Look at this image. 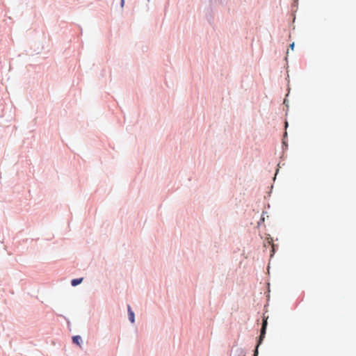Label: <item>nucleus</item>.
<instances>
[{
	"mask_svg": "<svg viewBox=\"0 0 356 356\" xmlns=\"http://www.w3.org/2000/svg\"><path fill=\"white\" fill-rule=\"evenodd\" d=\"M267 320H268V317L264 316V318H263V323H262V327H261V334H260V336H259V343H258L257 346L261 343L262 340L265 337L266 330V327H267V323H267Z\"/></svg>",
	"mask_w": 356,
	"mask_h": 356,
	"instance_id": "f257e3e1",
	"label": "nucleus"
},
{
	"mask_svg": "<svg viewBox=\"0 0 356 356\" xmlns=\"http://www.w3.org/2000/svg\"><path fill=\"white\" fill-rule=\"evenodd\" d=\"M129 319L131 323L134 322V313L131 310V307L128 306Z\"/></svg>",
	"mask_w": 356,
	"mask_h": 356,
	"instance_id": "f03ea898",
	"label": "nucleus"
},
{
	"mask_svg": "<svg viewBox=\"0 0 356 356\" xmlns=\"http://www.w3.org/2000/svg\"><path fill=\"white\" fill-rule=\"evenodd\" d=\"M83 281V278L79 279H74L72 280L71 284L73 286H75L79 284H81Z\"/></svg>",
	"mask_w": 356,
	"mask_h": 356,
	"instance_id": "7ed1b4c3",
	"label": "nucleus"
},
{
	"mask_svg": "<svg viewBox=\"0 0 356 356\" xmlns=\"http://www.w3.org/2000/svg\"><path fill=\"white\" fill-rule=\"evenodd\" d=\"M72 341L74 343H76L78 345L80 344V341H81V337L79 336H74L72 337Z\"/></svg>",
	"mask_w": 356,
	"mask_h": 356,
	"instance_id": "20e7f679",
	"label": "nucleus"
},
{
	"mask_svg": "<svg viewBox=\"0 0 356 356\" xmlns=\"http://www.w3.org/2000/svg\"><path fill=\"white\" fill-rule=\"evenodd\" d=\"M290 47L291 49L293 50V48H294V43L293 42L292 44H290Z\"/></svg>",
	"mask_w": 356,
	"mask_h": 356,
	"instance_id": "39448f33",
	"label": "nucleus"
},
{
	"mask_svg": "<svg viewBox=\"0 0 356 356\" xmlns=\"http://www.w3.org/2000/svg\"><path fill=\"white\" fill-rule=\"evenodd\" d=\"M257 350H256V351H255L254 356H257Z\"/></svg>",
	"mask_w": 356,
	"mask_h": 356,
	"instance_id": "423d86ee",
	"label": "nucleus"
},
{
	"mask_svg": "<svg viewBox=\"0 0 356 356\" xmlns=\"http://www.w3.org/2000/svg\"><path fill=\"white\" fill-rule=\"evenodd\" d=\"M124 3V0H122V5H123Z\"/></svg>",
	"mask_w": 356,
	"mask_h": 356,
	"instance_id": "0eeeda50",
	"label": "nucleus"
}]
</instances>
